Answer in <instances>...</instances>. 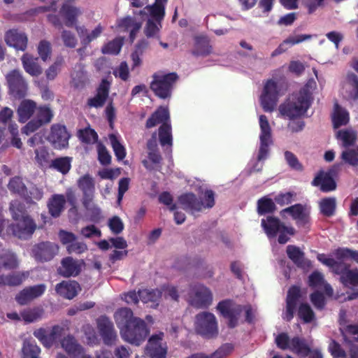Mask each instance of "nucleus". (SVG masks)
<instances>
[{
	"mask_svg": "<svg viewBox=\"0 0 358 358\" xmlns=\"http://www.w3.org/2000/svg\"><path fill=\"white\" fill-rule=\"evenodd\" d=\"M259 127L261 133L259 135L260 145L257 155V160H265L269 154V146L273 144L271 129L266 115L259 116Z\"/></svg>",
	"mask_w": 358,
	"mask_h": 358,
	"instance_id": "10",
	"label": "nucleus"
},
{
	"mask_svg": "<svg viewBox=\"0 0 358 358\" xmlns=\"http://www.w3.org/2000/svg\"><path fill=\"white\" fill-rule=\"evenodd\" d=\"M158 124H171L170 114L167 108L159 106L147 120L145 127L150 129Z\"/></svg>",
	"mask_w": 358,
	"mask_h": 358,
	"instance_id": "29",
	"label": "nucleus"
},
{
	"mask_svg": "<svg viewBox=\"0 0 358 358\" xmlns=\"http://www.w3.org/2000/svg\"><path fill=\"white\" fill-rule=\"evenodd\" d=\"M149 334L150 329L147 324L140 317L133 320L131 324L120 332L122 338L125 341L136 346L141 345Z\"/></svg>",
	"mask_w": 358,
	"mask_h": 358,
	"instance_id": "5",
	"label": "nucleus"
},
{
	"mask_svg": "<svg viewBox=\"0 0 358 358\" xmlns=\"http://www.w3.org/2000/svg\"><path fill=\"white\" fill-rule=\"evenodd\" d=\"M313 186H320L323 192H329L336 189V183L334 178L328 173L320 171L311 182Z\"/></svg>",
	"mask_w": 358,
	"mask_h": 358,
	"instance_id": "28",
	"label": "nucleus"
},
{
	"mask_svg": "<svg viewBox=\"0 0 358 358\" xmlns=\"http://www.w3.org/2000/svg\"><path fill=\"white\" fill-rule=\"evenodd\" d=\"M276 210V205L274 199L267 196H263L257 201V213L259 215L273 213Z\"/></svg>",
	"mask_w": 358,
	"mask_h": 358,
	"instance_id": "45",
	"label": "nucleus"
},
{
	"mask_svg": "<svg viewBox=\"0 0 358 358\" xmlns=\"http://www.w3.org/2000/svg\"><path fill=\"white\" fill-rule=\"evenodd\" d=\"M204 201L192 192H186L178 197L180 207L187 213L194 215L204 208H211L215 205V193L211 189H206L204 192Z\"/></svg>",
	"mask_w": 358,
	"mask_h": 358,
	"instance_id": "3",
	"label": "nucleus"
},
{
	"mask_svg": "<svg viewBox=\"0 0 358 358\" xmlns=\"http://www.w3.org/2000/svg\"><path fill=\"white\" fill-rule=\"evenodd\" d=\"M69 328L66 324H56L52 327L50 332L45 328L36 329L34 336L46 348H50L57 341L66 335Z\"/></svg>",
	"mask_w": 358,
	"mask_h": 358,
	"instance_id": "8",
	"label": "nucleus"
},
{
	"mask_svg": "<svg viewBox=\"0 0 358 358\" xmlns=\"http://www.w3.org/2000/svg\"><path fill=\"white\" fill-rule=\"evenodd\" d=\"M83 261L66 257L61 260V265L57 268V273L62 277L70 278L78 276L82 271Z\"/></svg>",
	"mask_w": 358,
	"mask_h": 358,
	"instance_id": "20",
	"label": "nucleus"
},
{
	"mask_svg": "<svg viewBox=\"0 0 358 358\" xmlns=\"http://www.w3.org/2000/svg\"><path fill=\"white\" fill-rule=\"evenodd\" d=\"M22 358H40L41 349L33 340H25L22 348Z\"/></svg>",
	"mask_w": 358,
	"mask_h": 358,
	"instance_id": "44",
	"label": "nucleus"
},
{
	"mask_svg": "<svg viewBox=\"0 0 358 358\" xmlns=\"http://www.w3.org/2000/svg\"><path fill=\"white\" fill-rule=\"evenodd\" d=\"M61 345L71 355L76 356L82 352L83 348L71 335H67L61 340Z\"/></svg>",
	"mask_w": 358,
	"mask_h": 358,
	"instance_id": "41",
	"label": "nucleus"
},
{
	"mask_svg": "<svg viewBox=\"0 0 358 358\" xmlns=\"http://www.w3.org/2000/svg\"><path fill=\"white\" fill-rule=\"evenodd\" d=\"M164 333L152 335L148 339L145 352L151 358H165L167 354V347L162 343Z\"/></svg>",
	"mask_w": 358,
	"mask_h": 358,
	"instance_id": "19",
	"label": "nucleus"
},
{
	"mask_svg": "<svg viewBox=\"0 0 358 358\" xmlns=\"http://www.w3.org/2000/svg\"><path fill=\"white\" fill-rule=\"evenodd\" d=\"M341 158L345 163L351 166H358V146L343 151L341 154Z\"/></svg>",
	"mask_w": 358,
	"mask_h": 358,
	"instance_id": "57",
	"label": "nucleus"
},
{
	"mask_svg": "<svg viewBox=\"0 0 358 358\" xmlns=\"http://www.w3.org/2000/svg\"><path fill=\"white\" fill-rule=\"evenodd\" d=\"M167 1L168 0H155L152 5H147L145 7L150 13V19L162 22L165 16V5Z\"/></svg>",
	"mask_w": 358,
	"mask_h": 358,
	"instance_id": "38",
	"label": "nucleus"
},
{
	"mask_svg": "<svg viewBox=\"0 0 358 358\" xmlns=\"http://www.w3.org/2000/svg\"><path fill=\"white\" fill-rule=\"evenodd\" d=\"M34 152L35 159L38 166L41 167H49L52 160L48 149L45 146H41L36 148Z\"/></svg>",
	"mask_w": 358,
	"mask_h": 358,
	"instance_id": "49",
	"label": "nucleus"
},
{
	"mask_svg": "<svg viewBox=\"0 0 358 358\" xmlns=\"http://www.w3.org/2000/svg\"><path fill=\"white\" fill-rule=\"evenodd\" d=\"M296 194L294 192H280L274 197L275 204L280 206L289 205L292 203Z\"/></svg>",
	"mask_w": 358,
	"mask_h": 358,
	"instance_id": "63",
	"label": "nucleus"
},
{
	"mask_svg": "<svg viewBox=\"0 0 358 358\" xmlns=\"http://www.w3.org/2000/svg\"><path fill=\"white\" fill-rule=\"evenodd\" d=\"M71 162L72 158L70 157H57L51 161L49 168L66 175L71 170Z\"/></svg>",
	"mask_w": 358,
	"mask_h": 358,
	"instance_id": "42",
	"label": "nucleus"
},
{
	"mask_svg": "<svg viewBox=\"0 0 358 358\" xmlns=\"http://www.w3.org/2000/svg\"><path fill=\"white\" fill-rule=\"evenodd\" d=\"M18 262L15 254L10 252L0 253V269H13L17 267Z\"/></svg>",
	"mask_w": 358,
	"mask_h": 358,
	"instance_id": "48",
	"label": "nucleus"
},
{
	"mask_svg": "<svg viewBox=\"0 0 358 358\" xmlns=\"http://www.w3.org/2000/svg\"><path fill=\"white\" fill-rule=\"evenodd\" d=\"M78 187L83 193L82 202L94 200L95 194L94 179L88 173L80 177L77 180Z\"/></svg>",
	"mask_w": 358,
	"mask_h": 358,
	"instance_id": "25",
	"label": "nucleus"
},
{
	"mask_svg": "<svg viewBox=\"0 0 358 358\" xmlns=\"http://www.w3.org/2000/svg\"><path fill=\"white\" fill-rule=\"evenodd\" d=\"M301 297V291L299 286L292 285L289 288L286 298V311L285 317V319L287 322L293 319L297 303Z\"/></svg>",
	"mask_w": 358,
	"mask_h": 358,
	"instance_id": "24",
	"label": "nucleus"
},
{
	"mask_svg": "<svg viewBox=\"0 0 358 358\" xmlns=\"http://www.w3.org/2000/svg\"><path fill=\"white\" fill-rule=\"evenodd\" d=\"M159 139L162 146L166 145L171 146L173 138L171 124H163L159 128Z\"/></svg>",
	"mask_w": 358,
	"mask_h": 358,
	"instance_id": "52",
	"label": "nucleus"
},
{
	"mask_svg": "<svg viewBox=\"0 0 358 358\" xmlns=\"http://www.w3.org/2000/svg\"><path fill=\"white\" fill-rule=\"evenodd\" d=\"M79 138L85 143H93L97 141L98 134L94 129L91 128H85L78 131Z\"/></svg>",
	"mask_w": 358,
	"mask_h": 358,
	"instance_id": "59",
	"label": "nucleus"
},
{
	"mask_svg": "<svg viewBox=\"0 0 358 358\" xmlns=\"http://www.w3.org/2000/svg\"><path fill=\"white\" fill-rule=\"evenodd\" d=\"M139 296L141 301L144 303L151 302L153 303L151 306L157 308L159 305L160 299L162 296V292L159 289H143L139 290Z\"/></svg>",
	"mask_w": 358,
	"mask_h": 358,
	"instance_id": "39",
	"label": "nucleus"
},
{
	"mask_svg": "<svg viewBox=\"0 0 358 358\" xmlns=\"http://www.w3.org/2000/svg\"><path fill=\"white\" fill-rule=\"evenodd\" d=\"M279 97L278 83L273 79L266 81L260 96L261 105L265 112H272L276 106Z\"/></svg>",
	"mask_w": 358,
	"mask_h": 358,
	"instance_id": "12",
	"label": "nucleus"
},
{
	"mask_svg": "<svg viewBox=\"0 0 358 358\" xmlns=\"http://www.w3.org/2000/svg\"><path fill=\"white\" fill-rule=\"evenodd\" d=\"M36 117L27 123L22 128V133L29 135L36 131L41 127L49 124L54 116L52 110L46 105L36 107Z\"/></svg>",
	"mask_w": 358,
	"mask_h": 358,
	"instance_id": "11",
	"label": "nucleus"
},
{
	"mask_svg": "<svg viewBox=\"0 0 358 358\" xmlns=\"http://www.w3.org/2000/svg\"><path fill=\"white\" fill-rule=\"evenodd\" d=\"M65 204V196L64 194H55L48 201V213L52 217L57 218L64 211Z\"/></svg>",
	"mask_w": 358,
	"mask_h": 358,
	"instance_id": "31",
	"label": "nucleus"
},
{
	"mask_svg": "<svg viewBox=\"0 0 358 358\" xmlns=\"http://www.w3.org/2000/svg\"><path fill=\"white\" fill-rule=\"evenodd\" d=\"M233 350L234 346L231 343H225L210 356H207L203 353H195L186 358H224L229 355Z\"/></svg>",
	"mask_w": 358,
	"mask_h": 358,
	"instance_id": "43",
	"label": "nucleus"
},
{
	"mask_svg": "<svg viewBox=\"0 0 358 358\" xmlns=\"http://www.w3.org/2000/svg\"><path fill=\"white\" fill-rule=\"evenodd\" d=\"M349 113L343 108L337 102L334 103V112L332 117L334 127L337 129L346 125L349 122Z\"/></svg>",
	"mask_w": 358,
	"mask_h": 358,
	"instance_id": "40",
	"label": "nucleus"
},
{
	"mask_svg": "<svg viewBox=\"0 0 358 358\" xmlns=\"http://www.w3.org/2000/svg\"><path fill=\"white\" fill-rule=\"evenodd\" d=\"M178 80V76L176 73L164 74L157 72L152 76L150 89L156 96L166 99L171 97L173 86Z\"/></svg>",
	"mask_w": 358,
	"mask_h": 358,
	"instance_id": "4",
	"label": "nucleus"
},
{
	"mask_svg": "<svg viewBox=\"0 0 358 358\" xmlns=\"http://www.w3.org/2000/svg\"><path fill=\"white\" fill-rule=\"evenodd\" d=\"M36 103L33 100H22L17 109L18 121L22 123L27 122L36 112Z\"/></svg>",
	"mask_w": 358,
	"mask_h": 358,
	"instance_id": "30",
	"label": "nucleus"
},
{
	"mask_svg": "<svg viewBox=\"0 0 358 358\" xmlns=\"http://www.w3.org/2000/svg\"><path fill=\"white\" fill-rule=\"evenodd\" d=\"M70 134L64 125L55 124L51 126L48 141L55 149L68 147Z\"/></svg>",
	"mask_w": 358,
	"mask_h": 358,
	"instance_id": "18",
	"label": "nucleus"
},
{
	"mask_svg": "<svg viewBox=\"0 0 358 358\" xmlns=\"http://www.w3.org/2000/svg\"><path fill=\"white\" fill-rule=\"evenodd\" d=\"M347 80L349 86L348 98L352 100L358 99V77L355 73H349Z\"/></svg>",
	"mask_w": 358,
	"mask_h": 358,
	"instance_id": "54",
	"label": "nucleus"
},
{
	"mask_svg": "<svg viewBox=\"0 0 358 358\" xmlns=\"http://www.w3.org/2000/svg\"><path fill=\"white\" fill-rule=\"evenodd\" d=\"M8 188L10 192L24 197L27 194V189L22 179L19 176L13 177L10 180L8 184Z\"/></svg>",
	"mask_w": 358,
	"mask_h": 358,
	"instance_id": "50",
	"label": "nucleus"
},
{
	"mask_svg": "<svg viewBox=\"0 0 358 358\" xmlns=\"http://www.w3.org/2000/svg\"><path fill=\"white\" fill-rule=\"evenodd\" d=\"M194 328L198 334L208 339L216 338L219 334L217 319L209 312H201L195 316Z\"/></svg>",
	"mask_w": 358,
	"mask_h": 358,
	"instance_id": "6",
	"label": "nucleus"
},
{
	"mask_svg": "<svg viewBox=\"0 0 358 358\" xmlns=\"http://www.w3.org/2000/svg\"><path fill=\"white\" fill-rule=\"evenodd\" d=\"M24 71L32 76H38L43 72L41 66L38 64V58L29 53H25L21 58Z\"/></svg>",
	"mask_w": 358,
	"mask_h": 358,
	"instance_id": "32",
	"label": "nucleus"
},
{
	"mask_svg": "<svg viewBox=\"0 0 358 358\" xmlns=\"http://www.w3.org/2000/svg\"><path fill=\"white\" fill-rule=\"evenodd\" d=\"M114 320L117 327L121 332L128 325L133 322V320L138 319V317L134 315L133 311L127 307L120 308L114 313Z\"/></svg>",
	"mask_w": 358,
	"mask_h": 358,
	"instance_id": "27",
	"label": "nucleus"
},
{
	"mask_svg": "<svg viewBox=\"0 0 358 358\" xmlns=\"http://www.w3.org/2000/svg\"><path fill=\"white\" fill-rule=\"evenodd\" d=\"M122 46V41L115 38L106 44L102 48L101 51L103 54L117 55L120 52Z\"/></svg>",
	"mask_w": 358,
	"mask_h": 358,
	"instance_id": "62",
	"label": "nucleus"
},
{
	"mask_svg": "<svg viewBox=\"0 0 358 358\" xmlns=\"http://www.w3.org/2000/svg\"><path fill=\"white\" fill-rule=\"evenodd\" d=\"M14 220L15 222L10 224L8 227V230L19 239H29L37 228L35 221L27 214Z\"/></svg>",
	"mask_w": 358,
	"mask_h": 358,
	"instance_id": "7",
	"label": "nucleus"
},
{
	"mask_svg": "<svg viewBox=\"0 0 358 358\" xmlns=\"http://www.w3.org/2000/svg\"><path fill=\"white\" fill-rule=\"evenodd\" d=\"M110 140L117 159L122 161L126 157L127 152L125 148L120 143L115 135H110Z\"/></svg>",
	"mask_w": 358,
	"mask_h": 358,
	"instance_id": "58",
	"label": "nucleus"
},
{
	"mask_svg": "<svg viewBox=\"0 0 358 358\" xmlns=\"http://www.w3.org/2000/svg\"><path fill=\"white\" fill-rule=\"evenodd\" d=\"M189 294L191 305L198 308L208 307L213 301L210 290L201 284L192 286Z\"/></svg>",
	"mask_w": 358,
	"mask_h": 358,
	"instance_id": "17",
	"label": "nucleus"
},
{
	"mask_svg": "<svg viewBox=\"0 0 358 358\" xmlns=\"http://www.w3.org/2000/svg\"><path fill=\"white\" fill-rule=\"evenodd\" d=\"M59 13L65 20V25L68 27H72L76 24L77 18L81 14V10L78 8L68 3H64Z\"/></svg>",
	"mask_w": 358,
	"mask_h": 358,
	"instance_id": "34",
	"label": "nucleus"
},
{
	"mask_svg": "<svg viewBox=\"0 0 358 358\" xmlns=\"http://www.w3.org/2000/svg\"><path fill=\"white\" fill-rule=\"evenodd\" d=\"M316 87L315 80L313 78L309 79L298 93L292 94V99L280 105V115L293 120L303 116L313 103V92Z\"/></svg>",
	"mask_w": 358,
	"mask_h": 358,
	"instance_id": "1",
	"label": "nucleus"
},
{
	"mask_svg": "<svg viewBox=\"0 0 358 358\" xmlns=\"http://www.w3.org/2000/svg\"><path fill=\"white\" fill-rule=\"evenodd\" d=\"M64 58L57 57L54 63L46 70L45 75L48 80H54L61 70L64 64Z\"/></svg>",
	"mask_w": 358,
	"mask_h": 358,
	"instance_id": "60",
	"label": "nucleus"
},
{
	"mask_svg": "<svg viewBox=\"0 0 358 358\" xmlns=\"http://www.w3.org/2000/svg\"><path fill=\"white\" fill-rule=\"evenodd\" d=\"M357 255V250H353L348 248H339L334 252L336 259L341 262L348 259L355 262Z\"/></svg>",
	"mask_w": 358,
	"mask_h": 358,
	"instance_id": "61",
	"label": "nucleus"
},
{
	"mask_svg": "<svg viewBox=\"0 0 358 358\" xmlns=\"http://www.w3.org/2000/svg\"><path fill=\"white\" fill-rule=\"evenodd\" d=\"M110 87V83L105 78L102 79L96 89V95L87 99V106L96 108L103 107L108 97Z\"/></svg>",
	"mask_w": 358,
	"mask_h": 358,
	"instance_id": "23",
	"label": "nucleus"
},
{
	"mask_svg": "<svg viewBox=\"0 0 358 358\" xmlns=\"http://www.w3.org/2000/svg\"><path fill=\"white\" fill-rule=\"evenodd\" d=\"M82 203L89 213L90 221L96 223L99 222L102 217L101 210L100 208L94 203V200H88L87 203L83 201Z\"/></svg>",
	"mask_w": 358,
	"mask_h": 358,
	"instance_id": "51",
	"label": "nucleus"
},
{
	"mask_svg": "<svg viewBox=\"0 0 358 358\" xmlns=\"http://www.w3.org/2000/svg\"><path fill=\"white\" fill-rule=\"evenodd\" d=\"M261 225L268 238H275L278 235V242L284 245L294 236L296 231L292 226H286L278 217L269 215L262 219Z\"/></svg>",
	"mask_w": 358,
	"mask_h": 358,
	"instance_id": "2",
	"label": "nucleus"
},
{
	"mask_svg": "<svg viewBox=\"0 0 358 358\" xmlns=\"http://www.w3.org/2000/svg\"><path fill=\"white\" fill-rule=\"evenodd\" d=\"M96 326L103 343L108 346L115 345L117 335L113 322L107 316L101 315L96 320Z\"/></svg>",
	"mask_w": 358,
	"mask_h": 358,
	"instance_id": "16",
	"label": "nucleus"
},
{
	"mask_svg": "<svg viewBox=\"0 0 358 358\" xmlns=\"http://www.w3.org/2000/svg\"><path fill=\"white\" fill-rule=\"evenodd\" d=\"M289 350L297 356L304 358L311 352V349L305 339L294 336L291 339Z\"/></svg>",
	"mask_w": 358,
	"mask_h": 358,
	"instance_id": "36",
	"label": "nucleus"
},
{
	"mask_svg": "<svg viewBox=\"0 0 358 358\" xmlns=\"http://www.w3.org/2000/svg\"><path fill=\"white\" fill-rule=\"evenodd\" d=\"M59 246L52 242L42 241L33 245L31 255L38 262H47L52 260L58 253Z\"/></svg>",
	"mask_w": 358,
	"mask_h": 358,
	"instance_id": "15",
	"label": "nucleus"
},
{
	"mask_svg": "<svg viewBox=\"0 0 358 358\" xmlns=\"http://www.w3.org/2000/svg\"><path fill=\"white\" fill-rule=\"evenodd\" d=\"M337 138L343 142V147L348 148L353 145L357 139L356 133L351 130H339L336 134Z\"/></svg>",
	"mask_w": 358,
	"mask_h": 358,
	"instance_id": "53",
	"label": "nucleus"
},
{
	"mask_svg": "<svg viewBox=\"0 0 358 358\" xmlns=\"http://www.w3.org/2000/svg\"><path fill=\"white\" fill-rule=\"evenodd\" d=\"M312 36L310 34H301L295 36H289L285 40L283 41L282 43H280L278 47L272 52L271 56L272 57H275L283 52H285L287 48L286 45H294L298 43H300L306 40L310 39Z\"/></svg>",
	"mask_w": 358,
	"mask_h": 358,
	"instance_id": "37",
	"label": "nucleus"
},
{
	"mask_svg": "<svg viewBox=\"0 0 358 358\" xmlns=\"http://www.w3.org/2000/svg\"><path fill=\"white\" fill-rule=\"evenodd\" d=\"M6 43L18 50L24 51L27 47L28 38L25 33L16 29L7 31L4 36Z\"/></svg>",
	"mask_w": 358,
	"mask_h": 358,
	"instance_id": "21",
	"label": "nucleus"
},
{
	"mask_svg": "<svg viewBox=\"0 0 358 358\" xmlns=\"http://www.w3.org/2000/svg\"><path fill=\"white\" fill-rule=\"evenodd\" d=\"M286 252L289 259L299 268H305L310 265V262L305 258V254L296 245H289Z\"/></svg>",
	"mask_w": 358,
	"mask_h": 358,
	"instance_id": "33",
	"label": "nucleus"
},
{
	"mask_svg": "<svg viewBox=\"0 0 358 358\" xmlns=\"http://www.w3.org/2000/svg\"><path fill=\"white\" fill-rule=\"evenodd\" d=\"M72 82L76 88L83 87L87 82V72L84 70L83 66H80V69L71 74Z\"/></svg>",
	"mask_w": 358,
	"mask_h": 358,
	"instance_id": "56",
	"label": "nucleus"
},
{
	"mask_svg": "<svg viewBox=\"0 0 358 358\" xmlns=\"http://www.w3.org/2000/svg\"><path fill=\"white\" fill-rule=\"evenodd\" d=\"M162 22L155 21L153 19H148L143 32L147 38H159V32L162 29Z\"/></svg>",
	"mask_w": 358,
	"mask_h": 358,
	"instance_id": "47",
	"label": "nucleus"
},
{
	"mask_svg": "<svg viewBox=\"0 0 358 358\" xmlns=\"http://www.w3.org/2000/svg\"><path fill=\"white\" fill-rule=\"evenodd\" d=\"M341 282L344 285H358V271L348 270L340 278Z\"/></svg>",
	"mask_w": 358,
	"mask_h": 358,
	"instance_id": "64",
	"label": "nucleus"
},
{
	"mask_svg": "<svg viewBox=\"0 0 358 358\" xmlns=\"http://www.w3.org/2000/svg\"><path fill=\"white\" fill-rule=\"evenodd\" d=\"M46 287L44 284H39L26 287L21 290L15 296V301L22 306L27 305L33 299L42 296Z\"/></svg>",
	"mask_w": 358,
	"mask_h": 358,
	"instance_id": "22",
	"label": "nucleus"
},
{
	"mask_svg": "<svg viewBox=\"0 0 358 358\" xmlns=\"http://www.w3.org/2000/svg\"><path fill=\"white\" fill-rule=\"evenodd\" d=\"M319 206L321 213L325 217H330L335 214L336 200L334 197L324 198L320 201Z\"/></svg>",
	"mask_w": 358,
	"mask_h": 358,
	"instance_id": "46",
	"label": "nucleus"
},
{
	"mask_svg": "<svg viewBox=\"0 0 358 358\" xmlns=\"http://www.w3.org/2000/svg\"><path fill=\"white\" fill-rule=\"evenodd\" d=\"M81 290L80 284L76 280H63L56 285V292L62 297L72 299L76 297Z\"/></svg>",
	"mask_w": 358,
	"mask_h": 358,
	"instance_id": "26",
	"label": "nucleus"
},
{
	"mask_svg": "<svg viewBox=\"0 0 358 358\" xmlns=\"http://www.w3.org/2000/svg\"><path fill=\"white\" fill-rule=\"evenodd\" d=\"M298 316L304 323H310L315 319V313L309 304L302 303L298 308Z\"/></svg>",
	"mask_w": 358,
	"mask_h": 358,
	"instance_id": "55",
	"label": "nucleus"
},
{
	"mask_svg": "<svg viewBox=\"0 0 358 358\" xmlns=\"http://www.w3.org/2000/svg\"><path fill=\"white\" fill-rule=\"evenodd\" d=\"M287 214H289L295 220L299 228H309L310 224V213L301 203H296L280 211V215L283 219L287 217Z\"/></svg>",
	"mask_w": 358,
	"mask_h": 358,
	"instance_id": "13",
	"label": "nucleus"
},
{
	"mask_svg": "<svg viewBox=\"0 0 358 358\" xmlns=\"http://www.w3.org/2000/svg\"><path fill=\"white\" fill-rule=\"evenodd\" d=\"M216 308L220 315L227 320V327L229 329H234L238 326L243 311L241 305L235 304L231 299H225L220 301Z\"/></svg>",
	"mask_w": 358,
	"mask_h": 358,
	"instance_id": "9",
	"label": "nucleus"
},
{
	"mask_svg": "<svg viewBox=\"0 0 358 358\" xmlns=\"http://www.w3.org/2000/svg\"><path fill=\"white\" fill-rule=\"evenodd\" d=\"M212 52V47L207 36H196L194 37V48L192 54L194 56H207Z\"/></svg>",
	"mask_w": 358,
	"mask_h": 358,
	"instance_id": "35",
	"label": "nucleus"
},
{
	"mask_svg": "<svg viewBox=\"0 0 358 358\" xmlns=\"http://www.w3.org/2000/svg\"><path fill=\"white\" fill-rule=\"evenodd\" d=\"M10 94L15 98L21 99L26 96L27 83L19 70L14 69L6 76Z\"/></svg>",
	"mask_w": 358,
	"mask_h": 358,
	"instance_id": "14",
	"label": "nucleus"
}]
</instances>
